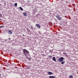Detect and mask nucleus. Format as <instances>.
<instances>
[{"label":"nucleus","instance_id":"f257e3e1","mask_svg":"<svg viewBox=\"0 0 78 78\" xmlns=\"http://www.w3.org/2000/svg\"><path fill=\"white\" fill-rule=\"evenodd\" d=\"M23 53L25 56H26L27 55L29 54V51H27L26 49H23Z\"/></svg>","mask_w":78,"mask_h":78},{"label":"nucleus","instance_id":"f03ea898","mask_svg":"<svg viewBox=\"0 0 78 78\" xmlns=\"http://www.w3.org/2000/svg\"><path fill=\"white\" fill-rule=\"evenodd\" d=\"M56 18H57L58 19V20H61V19H62V18L59 17V15H56Z\"/></svg>","mask_w":78,"mask_h":78},{"label":"nucleus","instance_id":"7ed1b4c3","mask_svg":"<svg viewBox=\"0 0 78 78\" xmlns=\"http://www.w3.org/2000/svg\"><path fill=\"white\" fill-rule=\"evenodd\" d=\"M64 59L63 58V57H61L60 58L58 59V61H59L60 62H62L63 61V60Z\"/></svg>","mask_w":78,"mask_h":78},{"label":"nucleus","instance_id":"20e7f679","mask_svg":"<svg viewBox=\"0 0 78 78\" xmlns=\"http://www.w3.org/2000/svg\"><path fill=\"white\" fill-rule=\"evenodd\" d=\"M36 27H38V28H40V27H41V26L39 24H36Z\"/></svg>","mask_w":78,"mask_h":78},{"label":"nucleus","instance_id":"39448f33","mask_svg":"<svg viewBox=\"0 0 78 78\" xmlns=\"http://www.w3.org/2000/svg\"><path fill=\"white\" fill-rule=\"evenodd\" d=\"M8 33H9V34H12V31L10 30L8 31Z\"/></svg>","mask_w":78,"mask_h":78},{"label":"nucleus","instance_id":"423d86ee","mask_svg":"<svg viewBox=\"0 0 78 78\" xmlns=\"http://www.w3.org/2000/svg\"><path fill=\"white\" fill-rule=\"evenodd\" d=\"M23 15L24 16H27V13L25 12H23Z\"/></svg>","mask_w":78,"mask_h":78},{"label":"nucleus","instance_id":"0eeeda50","mask_svg":"<svg viewBox=\"0 0 78 78\" xmlns=\"http://www.w3.org/2000/svg\"><path fill=\"white\" fill-rule=\"evenodd\" d=\"M52 59L53 61H54L56 62V59L55 58V57H53Z\"/></svg>","mask_w":78,"mask_h":78},{"label":"nucleus","instance_id":"6e6552de","mask_svg":"<svg viewBox=\"0 0 78 78\" xmlns=\"http://www.w3.org/2000/svg\"><path fill=\"white\" fill-rule=\"evenodd\" d=\"M49 78H55V76H50L49 77Z\"/></svg>","mask_w":78,"mask_h":78},{"label":"nucleus","instance_id":"1a4fd4ad","mask_svg":"<svg viewBox=\"0 0 78 78\" xmlns=\"http://www.w3.org/2000/svg\"><path fill=\"white\" fill-rule=\"evenodd\" d=\"M48 74L49 75H51L52 74V73L51 72H48Z\"/></svg>","mask_w":78,"mask_h":78},{"label":"nucleus","instance_id":"9d476101","mask_svg":"<svg viewBox=\"0 0 78 78\" xmlns=\"http://www.w3.org/2000/svg\"><path fill=\"white\" fill-rule=\"evenodd\" d=\"M17 5V3H15V4H14V6L15 7H16Z\"/></svg>","mask_w":78,"mask_h":78},{"label":"nucleus","instance_id":"9b49d317","mask_svg":"<svg viewBox=\"0 0 78 78\" xmlns=\"http://www.w3.org/2000/svg\"><path fill=\"white\" fill-rule=\"evenodd\" d=\"M19 9H20L22 11H23V9H22L21 7H19Z\"/></svg>","mask_w":78,"mask_h":78},{"label":"nucleus","instance_id":"f8f14e48","mask_svg":"<svg viewBox=\"0 0 78 78\" xmlns=\"http://www.w3.org/2000/svg\"><path fill=\"white\" fill-rule=\"evenodd\" d=\"M69 78H73V76H70Z\"/></svg>","mask_w":78,"mask_h":78},{"label":"nucleus","instance_id":"ddd939ff","mask_svg":"<svg viewBox=\"0 0 78 78\" xmlns=\"http://www.w3.org/2000/svg\"><path fill=\"white\" fill-rule=\"evenodd\" d=\"M31 29H34L33 27L32 26H31Z\"/></svg>","mask_w":78,"mask_h":78},{"label":"nucleus","instance_id":"4468645a","mask_svg":"<svg viewBox=\"0 0 78 78\" xmlns=\"http://www.w3.org/2000/svg\"><path fill=\"white\" fill-rule=\"evenodd\" d=\"M63 55H66V53L65 52H63Z\"/></svg>","mask_w":78,"mask_h":78},{"label":"nucleus","instance_id":"2eb2a0df","mask_svg":"<svg viewBox=\"0 0 78 78\" xmlns=\"http://www.w3.org/2000/svg\"><path fill=\"white\" fill-rule=\"evenodd\" d=\"M2 17V15L1 13H0V17Z\"/></svg>","mask_w":78,"mask_h":78},{"label":"nucleus","instance_id":"dca6fc26","mask_svg":"<svg viewBox=\"0 0 78 78\" xmlns=\"http://www.w3.org/2000/svg\"><path fill=\"white\" fill-rule=\"evenodd\" d=\"M4 27V26H1V27H0V28L1 27Z\"/></svg>","mask_w":78,"mask_h":78},{"label":"nucleus","instance_id":"f3484780","mask_svg":"<svg viewBox=\"0 0 78 78\" xmlns=\"http://www.w3.org/2000/svg\"><path fill=\"white\" fill-rule=\"evenodd\" d=\"M48 56L50 58H51V55H48Z\"/></svg>","mask_w":78,"mask_h":78},{"label":"nucleus","instance_id":"a211bd4d","mask_svg":"<svg viewBox=\"0 0 78 78\" xmlns=\"http://www.w3.org/2000/svg\"><path fill=\"white\" fill-rule=\"evenodd\" d=\"M61 64H64V62H61Z\"/></svg>","mask_w":78,"mask_h":78},{"label":"nucleus","instance_id":"6ab92c4d","mask_svg":"<svg viewBox=\"0 0 78 78\" xmlns=\"http://www.w3.org/2000/svg\"><path fill=\"white\" fill-rule=\"evenodd\" d=\"M10 38H9V40H10Z\"/></svg>","mask_w":78,"mask_h":78},{"label":"nucleus","instance_id":"aec40b11","mask_svg":"<svg viewBox=\"0 0 78 78\" xmlns=\"http://www.w3.org/2000/svg\"><path fill=\"white\" fill-rule=\"evenodd\" d=\"M23 36H24V34H23Z\"/></svg>","mask_w":78,"mask_h":78},{"label":"nucleus","instance_id":"412c9836","mask_svg":"<svg viewBox=\"0 0 78 78\" xmlns=\"http://www.w3.org/2000/svg\"><path fill=\"white\" fill-rule=\"evenodd\" d=\"M1 74H0V77H1Z\"/></svg>","mask_w":78,"mask_h":78},{"label":"nucleus","instance_id":"4be33fe9","mask_svg":"<svg viewBox=\"0 0 78 78\" xmlns=\"http://www.w3.org/2000/svg\"><path fill=\"white\" fill-rule=\"evenodd\" d=\"M0 20H1V19H0Z\"/></svg>","mask_w":78,"mask_h":78}]
</instances>
